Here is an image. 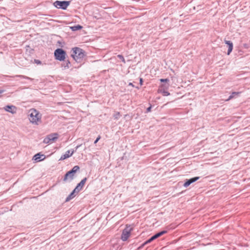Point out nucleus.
<instances>
[{
    "label": "nucleus",
    "mask_w": 250,
    "mask_h": 250,
    "mask_svg": "<svg viewBox=\"0 0 250 250\" xmlns=\"http://www.w3.org/2000/svg\"><path fill=\"white\" fill-rule=\"evenodd\" d=\"M167 90H163L162 91H159L160 93H163L164 96H168L170 95V93L169 92L167 91Z\"/></svg>",
    "instance_id": "4be33fe9"
},
{
    "label": "nucleus",
    "mask_w": 250,
    "mask_h": 250,
    "mask_svg": "<svg viewBox=\"0 0 250 250\" xmlns=\"http://www.w3.org/2000/svg\"><path fill=\"white\" fill-rule=\"evenodd\" d=\"M58 43H60L61 42H60V41H58Z\"/></svg>",
    "instance_id": "473e14b6"
},
{
    "label": "nucleus",
    "mask_w": 250,
    "mask_h": 250,
    "mask_svg": "<svg viewBox=\"0 0 250 250\" xmlns=\"http://www.w3.org/2000/svg\"><path fill=\"white\" fill-rule=\"evenodd\" d=\"M86 180L87 178L85 177L83 178L79 184H78L76 188H74L75 190L79 192L82 189Z\"/></svg>",
    "instance_id": "9d476101"
},
{
    "label": "nucleus",
    "mask_w": 250,
    "mask_h": 250,
    "mask_svg": "<svg viewBox=\"0 0 250 250\" xmlns=\"http://www.w3.org/2000/svg\"><path fill=\"white\" fill-rule=\"evenodd\" d=\"M130 227V225L127 224L126 225L125 228L124 229H123L121 237L122 241H126L130 236L131 232L133 230L132 228H129Z\"/></svg>",
    "instance_id": "39448f33"
},
{
    "label": "nucleus",
    "mask_w": 250,
    "mask_h": 250,
    "mask_svg": "<svg viewBox=\"0 0 250 250\" xmlns=\"http://www.w3.org/2000/svg\"><path fill=\"white\" fill-rule=\"evenodd\" d=\"M29 120L33 124L38 125L42 123V115L34 108L31 109L29 111Z\"/></svg>",
    "instance_id": "f257e3e1"
},
{
    "label": "nucleus",
    "mask_w": 250,
    "mask_h": 250,
    "mask_svg": "<svg viewBox=\"0 0 250 250\" xmlns=\"http://www.w3.org/2000/svg\"><path fill=\"white\" fill-rule=\"evenodd\" d=\"M243 46L245 49H248L250 48V45L248 43H244Z\"/></svg>",
    "instance_id": "a878e982"
},
{
    "label": "nucleus",
    "mask_w": 250,
    "mask_h": 250,
    "mask_svg": "<svg viewBox=\"0 0 250 250\" xmlns=\"http://www.w3.org/2000/svg\"><path fill=\"white\" fill-rule=\"evenodd\" d=\"M151 110V105H150L149 107L147 108L146 109V112H150Z\"/></svg>",
    "instance_id": "2f4dec72"
},
{
    "label": "nucleus",
    "mask_w": 250,
    "mask_h": 250,
    "mask_svg": "<svg viewBox=\"0 0 250 250\" xmlns=\"http://www.w3.org/2000/svg\"><path fill=\"white\" fill-rule=\"evenodd\" d=\"M5 91V90L0 89V98L2 97V93Z\"/></svg>",
    "instance_id": "c756f323"
},
{
    "label": "nucleus",
    "mask_w": 250,
    "mask_h": 250,
    "mask_svg": "<svg viewBox=\"0 0 250 250\" xmlns=\"http://www.w3.org/2000/svg\"><path fill=\"white\" fill-rule=\"evenodd\" d=\"M80 169V167L78 166H74L70 170L68 171L64 175L63 181H66L68 177L71 179H73L75 173Z\"/></svg>",
    "instance_id": "0eeeda50"
},
{
    "label": "nucleus",
    "mask_w": 250,
    "mask_h": 250,
    "mask_svg": "<svg viewBox=\"0 0 250 250\" xmlns=\"http://www.w3.org/2000/svg\"><path fill=\"white\" fill-rule=\"evenodd\" d=\"M62 61L63 62L61 64L62 67H63L64 69H68L71 66V63L68 59H65Z\"/></svg>",
    "instance_id": "4468645a"
},
{
    "label": "nucleus",
    "mask_w": 250,
    "mask_h": 250,
    "mask_svg": "<svg viewBox=\"0 0 250 250\" xmlns=\"http://www.w3.org/2000/svg\"><path fill=\"white\" fill-rule=\"evenodd\" d=\"M43 143H45V144H48V143H51V141H50V140L49 139V138H48V136H47L46 137H45L44 140H43Z\"/></svg>",
    "instance_id": "b1692460"
},
{
    "label": "nucleus",
    "mask_w": 250,
    "mask_h": 250,
    "mask_svg": "<svg viewBox=\"0 0 250 250\" xmlns=\"http://www.w3.org/2000/svg\"><path fill=\"white\" fill-rule=\"evenodd\" d=\"M54 57L56 60L62 61L66 59L67 56L65 51L62 48H58L54 51Z\"/></svg>",
    "instance_id": "7ed1b4c3"
},
{
    "label": "nucleus",
    "mask_w": 250,
    "mask_h": 250,
    "mask_svg": "<svg viewBox=\"0 0 250 250\" xmlns=\"http://www.w3.org/2000/svg\"><path fill=\"white\" fill-rule=\"evenodd\" d=\"M160 81L162 83H168L169 82L168 79H161Z\"/></svg>",
    "instance_id": "393cba45"
},
{
    "label": "nucleus",
    "mask_w": 250,
    "mask_h": 250,
    "mask_svg": "<svg viewBox=\"0 0 250 250\" xmlns=\"http://www.w3.org/2000/svg\"><path fill=\"white\" fill-rule=\"evenodd\" d=\"M117 57L121 60V61L124 63H125V59L122 55L119 54L117 55Z\"/></svg>",
    "instance_id": "5701e85b"
},
{
    "label": "nucleus",
    "mask_w": 250,
    "mask_h": 250,
    "mask_svg": "<svg viewBox=\"0 0 250 250\" xmlns=\"http://www.w3.org/2000/svg\"><path fill=\"white\" fill-rule=\"evenodd\" d=\"M79 192L75 190V189L71 192V193L65 199V202H68L73 198H74L76 194Z\"/></svg>",
    "instance_id": "ddd939ff"
},
{
    "label": "nucleus",
    "mask_w": 250,
    "mask_h": 250,
    "mask_svg": "<svg viewBox=\"0 0 250 250\" xmlns=\"http://www.w3.org/2000/svg\"><path fill=\"white\" fill-rule=\"evenodd\" d=\"M82 146V145H78L76 147H75V150H67V151L65 152V154L62 155L60 159V160H65L70 157H71L73 154L74 153L75 151H76L77 149L80 147L81 146Z\"/></svg>",
    "instance_id": "6e6552de"
},
{
    "label": "nucleus",
    "mask_w": 250,
    "mask_h": 250,
    "mask_svg": "<svg viewBox=\"0 0 250 250\" xmlns=\"http://www.w3.org/2000/svg\"><path fill=\"white\" fill-rule=\"evenodd\" d=\"M12 77H13V78H14V77H19V78H22V79L29 80L30 81H32L33 80V79H32L31 78H29V77H28L27 76H24V75H15L14 76H13Z\"/></svg>",
    "instance_id": "a211bd4d"
},
{
    "label": "nucleus",
    "mask_w": 250,
    "mask_h": 250,
    "mask_svg": "<svg viewBox=\"0 0 250 250\" xmlns=\"http://www.w3.org/2000/svg\"><path fill=\"white\" fill-rule=\"evenodd\" d=\"M71 28L72 31H75L82 29V26L80 25H77L76 26L71 27Z\"/></svg>",
    "instance_id": "6ab92c4d"
},
{
    "label": "nucleus",
    "mask_w": 250,
    "mask_h": 250,
    "mask_svg": "<svg viewBox=\"0 0 250 250\" xmlns=\"http://www.w3.org/2000/svg\"><path fill=\"white\" fill-rule=\"evenodd\" d=\"M85 55V51L82 48L77 47L72 48L71 56L76 62H81Z\"/></svg>",
    "instance_id": "f03ea898"
},
{
    "label": "nucleus",
    "mask_w": 250,
    "mask_h": 250,
    "mask_svg": "<svg viewBox=\"0 0 250 250\" xmlns=\"http://www.w3.org/2000/svg\"><path fill=\"white\" fill-rule=\"evenodd\" d=\"M34 62L37 64H41L42 63V62L39 60L35 59L34 60Z\"/></svg>",
    "instance_id": "bb28decb"
},
{
    "label": "nucleus",
    "mask_w": 250,
    "mask_h": 250,
    "mask_svg": "<svg viewBox=\"0 0 250 250\" xmlns=\"http://www.w3.org/2000/svg\"><path fill=\"white\" fill-rule=\"evenodd\" d=\"M199 178V177H195L189 179H187L186 181L184 184V187L186 188L188 187L190 184L197 181Z\"/></svg>",
    "instance_id": "9b49d317"
},
{
    "label": "nucleus",
    "mask_w": 250,
    "mask_h": 250,
    "mask_svg": "<svg viewBox=\"0 0 250 250\" xmlns=\"http://www.w3.org/2000/svg\"><path fill=\"white\" fill-rule=\"evenodd\" d=\"M47 136L50 141L53 142L56 141L58 139L59 135L58 133H51Z\"/></svg>",
    "instance_id": "dca6fc26"
},
{
    "label": "nucleus",
    "mask_w": 250,
    "mask_h": 250,
    "mask_svg": "<svg viewBox=\"0 0 250 250\" xmlns=\"http://www.w3.org/2000/svg\"><path fill=\"white\" fill-rule=\"evenodd\" d=\"M101 139V136L100 135L98 136V137L97 138V139H96V140L94 141V144H96L98 141L99 140Z\"/></svg>",
    "instance_id": "c85d7f7f"
},
{
    "label": "nucleus",
    "mask_w": 250,
    "mask_h": 250,
    "mask_svg": "<svg viewBox=\"0 0 250 250\" xmlns=\"http://www.w3.org/2000/svg\"><path fill=\"white\" fill-rule=\"evenodd\" d=\"M225 42L226 44L228 45V50L227 54L229 55L230 54V53L231 52L232 49H233V43L232 42L230 41H225Z\"/></svg>",
    "instance_id": "2eb2a0df"
},
{
    "label": "nucleus",
    "mask_w": 250,
    "mask_h": 250,
    "mask_svg": "<svg viewBox=\"0 0 250 250\" xmlns=\"http://www.w3.org/2000/svg\"><path fill=\"white\" fill-rule=\"evenodd\" d=\"M3 109L7 112L13 114L17 112V107L13 105H7L3 107Z\"/></svg>",
    "instance_id": "1a4fd4ad"
},
{
    "label": "nucleus",
    "mask_w": 250,
    "mask_h": 250,
    "mask_svg": "<svg viewBox=\"0 0 250 250\" xmlns=\"http://www.w3.org/2000/svg\"><path fill=\"white\" fill-rule=\"evenodd\" d=\"M139 82H140V84L141 85H142L143 83V78H140V79H139Z\"/></svg>",
    "instance_id": "7c9ffc66"
},
{
    "label": "nucleus",
    "mask_w": 250,
    "mask_h": 250,
    "mask_svg": "<svg viewBox=\"0 0 250 250\" xmlns=\"http://www.w3.org/2000/svg\"><path fill=\"white\" fill-rule=\"evenodd\" d=\"M128 85H130V86H131L133 87H136L137 89H140V87H138V86H135L133 84V83H129V84H128Z\"/></svg>",
    "instance_id": "cd10ccee"
},
{
    "label": "nucleus",
    "mask_w": 250,
    "mask_h": 250,
    "mask_svg": "<svg viewBox=\"0 0 250 250\" xmlns=\"http://www.w3.org/2000/svg\"><path fill=\"white\" fill-rule=\"evenodd\" d=\"M240 93V92H233L231 93V94L229 96V99L227 100V101L233 98L235 96L239 95Z\"/></svg>",
    "instance_id": "aec40b11"
},
{
    "label": "nucleus",
    "mask_w": 250,
    "mask_h": 250,
    "mask_svg": "<svg viewBox=\"0 0 250 250\" xmlns=\"http://www.w3.org/2000/svg\"><path fill=\"white\" fill-rule=\"evenodd\" d=\"M169 86V83H163L160 85L159 88V91L163 90H167Z\"/></svg>",
    "instance_id": "f3484780"
},
{
    "label": "nucleus",
    "mask_w": 250,
    "mask_h": 250,
    "mask_svg": "<svg viewBox=\"0 0 250 250\" xmlns=\"http://www.w3.org/2000/svg\"><path fill=\"white\" fill-rule=\"evenodd\" d=\"M120 113L119 112L116 111L113 114V117L114 119L118 120L120 117Z\"/></svg>",
    "instance_id": "412c9836"
},
{
    "label": "nucleus",
    "mask_w": 250,
    "mask_h": 250,
    "mask_svg": "<svg viewBox=\"0 0 250 250\" xmlns=\"http://www.w3.org/2000/svg\"><path fill=\"white\" fill-rule=\"evenodd\" d=\"M69 1H59L56 0L53 3L55 7L57 8H60L63 10H65L70 4Z\"/></svg>",
    "instance_id": "423d86ee"
},
{
    "label": "nucleus",
    "mask_w": 250,
    "mask_h": 250,
    "mask_svg": "<svg viewBox=\"0 0 250 250\" xmlns=\"http://www.w3.org/2000/svg\"><path fill=\"white\" fill-rule=\"evenodd\" d=\"M44 159V155L43 154H41L40 153L35 154L33 157V159L37 162L41 161Z\"/></svg>",
    "instance_id": "f8f14e48"
},
{
    "label": "nucleus",
    "mask_w": 250,
    "mask_h": 250,
    "mask_svg": "<svg viewBox=\"0 0 250 250\" xmlns=\"http://www.w3.org/2000/svg\"><path fill=\"white\" fill-rule=\"evenodd\" d=\"M167 230H162L158 233H156L152 236H151L150 238H149L147 240H146L145 243H144L141 246L139 247V249H141L142 247H143L145 245L149 243L154 240L155 239L158 238V237L161 236L162 235L167 233Z\"/></svg>",
    "instance_id": "20e7f679"
}]
</instances>
